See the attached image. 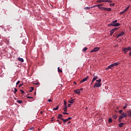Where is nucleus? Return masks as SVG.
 I'll list each match as a JSON object with an SVG mask.
<instances>
[{
    "label": "nucleus",
    "mask_w": 131,
    "mask_h": 131,
    "mask_svg": "<svg viewBox=\"0 0 131 131\" xmlns=\"http://www.w3.org/2000/svg\"><path fill=\"white\" fill-rule=\"evenodd\" d=\"M34 95H36V92H35V94H34Z\"/></svg>",
    "instance_id": "nucleus-57"
},
{
    "label": "nucleus",
    "mask_w": 131,
    "mask_h": 131,
    "mask_svg": "<svg viewBox=\"0 0 131 131\" xmlns=\"http://www.w3.org/2000/svg\"><path fill=\"white\" fill-rule=\"evenodd\" d=\"M124 124H125V123H121L119 124V127H122V126H123V125H124Z\"/></svg>",
    "instance_id": "nucleus-17"
},
{
    "label": "nucleus",
    "mask_w": 131,
    "mask_h": 131,
    "mask_svg": "<svg viewBox=\"0 0 131 131\" xmlns=\"http://www.w3.org/2000/svg\"><path fill=\"white\" fill-rule=\"evenodd\" d=\"M23 85V84H20L19 85V88H20V86H22Z\"/></svg>",
    "instance_id": "nucleus-48"
},
{
    "label": "nucleus",
    "mask_w": 131,
    "mask_h": 131,
    "mask_svg": "<svg viewBox=\"0 0 131 131\" xmlns=\"http://www.w3.org/2000/svg\"><path fill=\"white\" fill-rule=\"evenodd\" d=\"M93 76H94V77L93 78L94 80H96V79H98V76H95V74H93Z\"/></svg>",
    "instance_id": "nucleus-16"
},
{
    "label": "nucleus",
    "mask_w": 131,
    "mask_h": 131,
    "mask_svg": "<svg viewBox=\"0 0 131 131\" xmlns=\"http://www.w3.org/2000/svg\"><path fill=\"white\" fill-rule=\"evenodd\" d=\"M124 117H127V115L125 114V115L124 116Z\"/></svg>",
    "instance_id": "nucleus-53"
},
{
    "label": "nucleus",
    "mask_w": 131,
    "mask_h": 131,
    "mask_svg": "<svg viewBox=\"0 0 131 131\" xmlns=\"http://www.w3.org/2000/svg\"><path fill=\"white\" fill-rule=\"evenodd\" d=\"M19 83H20V81H18L16 82V85H18V84H19Z\"/></svg>",
    "instance_id": "nucleus-39"
},
{
    "label": "nucleus",
    "mask_w": 131,
    "mask_h": 131,
    "mask_svg": "<svg viewBox=\"0 0 131 131\" xmlns=\"http://www.w3.org/2000/svg\"><path fill=\"white\" fill-rule=\"evenodd\" d=\"M67 109H68V106L67 105H66L63 107V110L64 112H67Z\"/></svg>",
    "instance_id": "nucleus-12"
},
{
    "label": "nucleus",
    "mask_w": 131,
    "mask_h": 131,
    "mask_svg": "<svg viewBox=\"0 0 131 131\" xmlns=\"http://www.w3.org/2000/svg\"><path fill=\"white\" fill-rule=\"evenodd\" d=\"M35 84H36V85H37V84H38V83H36Z\"/></svg>",
    "instance_id": "nucleus-60"
},
{
    "label": "nucleus",
    "mask_w": 131,
    "mask_h": 131,
    "mask_svg": "<svg viewBox=\"0 0 131 131\" xmlns=\"http://www.w3.org/2000/svg\"><path fill=\"white\" fill-rule=\"evenodd\" d=\"M119 118H120L121 119H122V118H124V117L123 116L121 115V116H119Z\"/></svg>",
    "instance_id": "nucleus-37"
},
{
    "label": "nucleus",
    "mask_w": 131,
    "mask_h": 131,
    "mask_svg": "<svg viewBox=\"0 0 131 131\" xmlns=\"http://www.w3.org/2000/svg\"><path fill=\"white\" fill-rule=\"evenodd\" d=\"M48 102H53V100L52 99H50L48 100Z\"/></svg>",
    "instance_id": "nucleus-38"
},
{
    "label": "nucleus",
    "mask_w": 131,
    "mask_h": 131,
    "mask_svg": "<svg viewBox=\"0 0 131 131\" xmlns=\"http://www.w3.org/2000/svg\"><path fill=\"white\" fill-rule=\"evenodd\" d=\"M97 3H104V0H98Z\"/></svg>",
    "instance_id": "nucleus-23"
},
{
    "label": "nucleus",
    "mask_w": 131,
    "mask_h": 131,
    "mask_svg": "<svg viewBox=\"0 0 131 131\" xmlns=\"http://www.w3.org/2000/svg\"><path fill=\"white\" fill-rule=\"evenodd\" d=\"M100 50V48L95 47L93 50L91 51V53H94V52H98Z\"/></svg>",
    "instance_id": "nucleus-6"
},
{
    "label": "nucleus",
    "mask_w": 131,
    "mask_h": 131,
    "mask_svg": "<svg viewBox=\"0 0 131 131\" xmlns=\"http://www.w3.org/2000/svg\"><path fill=\"white\" fill-rule=\"evenodd\" d=\"M114 22L115 23H116L117 22H118L117 19H116L115 20H114Z\"/></svg>",
    "instance_id": "nucleus-50"
},
{
    "label": "nucleus",
    "mask_w": 131,
    "mask_h": 131,
    "mask_svg": "<svg viewBox=\"0 0 131 131\" xmlns=\"http://www.w3.org/2000/svg\"><path fill=\"white\" fill-rule=\"evenodd\" d=\"M58 109H59V105H58L57 106H56V107L53 108V110L56 111V110H58Z\"/></svg>",
    "instance_id": "nucleus-18"
},
{
    "label": "nucleus",
    "mask_w": 131,
    "mask_h": 131,
    "mask_svg": "<svg viewBox=\"0 0 131 131\" xmlns=\"http://www.w3.org/2000/svg\"><path fill=\"white\" fill-rule=\"evenodd\" d=\"M130 50H131L130 47L122 48V51L124 54H126L127 53V52H128L129 51H130Z\"/></svg>",
    "instance_id": "nucleus-4"
},
{
    "label": "nucleus",
    "mask_w": 131,
    "mask_h": 131,
    "mask_svg": "<svg viewBox=\"0 0 131 131\" xmlns=\"http://www.w3.org/2000/svg\"><path fill=\"white\" fill-rule=\"evenodd\" d=\"M96 7H97V5H94L93 6L90 7L91 9H93V8H96Z\"/></svg>",
    "instance_id": "nucleus-35"
},
{
    "label": "nucleus",
    "mask_w": 131,
    "mask_h": 131,
    "mask_svg": "<svg viewBox=\"0 0 131 131\" xmlns=\"http://www.w3.org/2000/svg\"><path fill=\"white\" fill-rule=\"evenodd\" d=\"M89 79V76H87L85 78H83L81 81H80V83H82L84 82V81H86Z\"/></svg>",
    "instance_id": "nucleus-8"
},
{
    "label": "nucleus",
    "mask_w": 131,
    "mask_h": 131,
    "mask_svg": "<svg viewBox=\"0 0 131 131\" xmlns=\"http://www.w3.org/2000/svg\"><path fill=\"white\" fill-rule=\"evenodd\" d=\"M61 120H62V121L63 122H66L68 121V119H61Z\"/></svg>",
    "instance_id": "nucleus-19"
},
{
    "label": "nucleus",
    "mask_w": 131,
    "mask_h": 131,
    "mask_svg": "<svg viewBox=\"0 0 131 131\" xmlns=\"http://www.w3.org/2000/svg\"><path fill=\"white\" fill-rule=\"evenodd\" d=\"M128 9H129V6H128L127 8H125V10L126 12L128 10Z\"/></svg>",
    "instance_id": "nucleus-32"
},
{
    "label": "nucleus",
    "mask_w": 131,
    "mask_h": 131,
    "mask_svg": "<svg viewBox=\"0 0 131 131\" xmlns=\"http://www.w3.org/2000/svg\"><path fill=\"white\" fill-rule=\"evenodd\" d=\"M122 110H120L119 111V113L120 114H121L122 113Z\"/></svg>",
    "instance_id": "nucleus-47"
},
{
    "label": "nucleus",
    "mask_w": 131,
    "mask_h": 131,
    "mask_svg": "<svg viewBox=\"0 0 131 131\" xmlns=\"http://www.w3.org/2000/svg\"><path fill=\"white\" fill-rule=\"evenodd\" d=\"M120 26V24L119 23H116L114 21L111 23V24H108V26H114L115 27H117Z\"/></svg>",
    "instance_id": "nucleus-3"
},
{
    "label": "nucleus",
    "mask_w": 131,
    "mask_h": 131,
    "mask_svg": "<svg viewBox=\"0 0 131 131\" xmlns=\"http://www.w3.org/2000/svg\"><path fill=\"white\" fill-rule=\"evenodd\" d=\"M18 61H20V62H21V63H23V62H24V59H23V58H22L18 57Z\"/></svg>",
    "instance_id": "nucleus-13"
},
{
    "label": "nucleus",
    "mask_w": 131,
    "mask_h": 131,
    "mask_svg": "<svg viewBox=\"0 0 131 131\" xmlns=\"http://www.w3.org/2000/svg\"><path fill=\"white\" fill-rule=\"evenodd\" d=\"M104 3H112V2L110 1V0H103Z\"/></svg>",
    "instance_id": "nucleus-20"
},
{
    "label": "nucleus",
    "mask_w": 131,
    "mask_h": 131,
    "mask_svg": "<svg viewBox=\"0 0 131 131\" xmlns=\"http://www.w3.org/2000/svg\"><path fill=\"white\" fill-rule=\"evenodd\" d=\"M27 98L28 99H33V97H30V96H27Z\"/></svg>",
    "instance_id": "nucleus-36"
},
{
    "label": "nucleus",
    "mask_w": 131,
    "mask_h": 131,
    "mask_svg": "<svg viewBox=\"0 0 131 131\" xmlns=\"http://www.w3.org/2000/svg\"><path fill=\"white\" fill-rule=\"evenodd\" d=\"M43 112H41V114H42Z\"/></svg>",
    "instance_id": "nucleus-58"
},
{
    "label": "nucleus",
    "mask_w": 131,
    "mask_h": 131,
    "mask_svg": "<svg viewBox=\"0 0 131 131\" xmlns=\"http://www.w3.org/2000/svg\"><path fill=\"white\" fill-rule=\"evenodd\" d=\"M20 92L22 94H24V91H23L22 90H20Z\"/></svg>",
    "instance_id": "nucleus-46"
},
{
    "label": "nucleus",
    "mask_w": 131,
    "mask_h": 131,
    "mask_svg": "<svg viewBox=\"0 0 131 131\" xmlns=\"http://www.w3.org/2000/svg\"><path fill=\"white\" fill-rule=\"evenodd\" d=\"M71 122L69 121L68 123V124H69V123H71Z\"/></svg>",
    "instance_id": "nucleus-56"
},
{
    "label": "nucleus",
    "mask_w": 131,
    "mask_h": 131,
    "mask_svg": "<svg viewBox=\"0 0 131 131\" xmlns=\"http://www.w3.org/2000/svg\"><path fill=\"white\" fill-rule=\"evenodd\" d=\"M17 92H18V90H17V89L15 88L14 92V94H16V93H17Z\"/></svg>",
    "instance_id": "nucleus-33"
},
{
    "label": "nucleus",
    "mask_w": 131,
    "mask_h": 131,
    "mask_svg": "<svg viewBox=\"0 0 131 131\" xmlns=\"http://www.w3.org/2000/svg\"><path fill=\"white\" fill-rule=\"evenodd\" d=\"M120 63L119 62H115L107 67V68L106 69V70H108V69H113L114 67L115 66H118Z\"/></svg>",
    "instance_id": "nucleus-2"
},
{
    "label": "nucleus",
    "mask_w": 131,
    "mask_h": 131,
    "mask_svg": "<svg viewBox=\"0 0 131 131\" xmlns=\"http://www.w3.org/2000/svg\"><path fill=\"white\" fill-rule=\"evenodd\" d=\"M108 122H109L110 123H111V122H112V118H111V117L109 118Z\"/></svg>",
    "instance_id": "nucleus-22"
},
{
    "label": "nucleus",
    "mask_w": 131,
    "mask_h": 131,
    "mask_svg": "<svg viewBox=\"0 0 131 131\" xmlns=\"http://www.w3.org/2000/svg\"><path fill=\"white\" fill-rule=\"evenodd\" d=\"M90 9H91V7H86L84 8V10H85L86 11L88 10H90Z\"/></svg>",
    "instance_id": "nucleus-21"
},
{
    "label": "nucleus",
    "mask_w": 131,
    "mask_h": 131,
    "mask_svg": "<svg viewBox=\"0 0 131 131\" xmlns=\"http://www.w3.org/2000/svg\"><path fill=\"white\" fill-rule=\"evenodd\" d=\"M128 115L127 116L131 118V110L127 112Z\"/></svg>",
    "instance_id": "nucleus-14"
},
{
    "label": "nucleus",
    "mask_w": 131,
    "mask_h": 131,
    "mask_svg": "<svg viewBox=\"0 0 131 131\" xmlns=\"http://www.w3.org/2000/svg\"><path fill=\"white\" fill-rule=\"evenodd\" d=\"M72 118H70V117H69V118H68L67 119H68V120H71V119H72Z\"/></svg>",
    "instance_id": "nucleus-51"
},
{
    "label": "nucleus",
    "mask_w": 131,
    "mask_h": 131,
    "mask_svg": "<svg viewBox=\"0 0 131 131\" xmlns=\"http://www.w3.org/2000/svg\"><path fill=\"white\" fill-rule=\"evenodd\" d=\"M63 117V115H62L61 114H59L58 115V119H62V117Z\"/></svg>",
    "instance_id": "nucleus-15"
},
{
    "label": "nucleus",
    "mask_w": 131,
    "mask_h": 131,
    "mask_svg": "<svg viewBox=\"0 0 131 131\" xmlns=\"http://www.w3.org/2000/svg\"><path fill=\"white\" fill-rule=\"evenodd\" d=\"M74 84H77L76 82H75V81L74 82Z\"/></svg>",
    "instance_id": "nucleus-55"
},
{
    "label": "nucleus",
    "mask_w": 131,
    "mask_h": 131,
    "mask_svg": "<svg viewBox=\"0 0 131 131\" xmlns=\"http://www.w3.org/2000/svg\"><path fill=\"white\" fill-rule=\"evenodd\" d=\"M17 103H18L19 104H22V100H17Z\"/></svg>",
    "instance_id": "nucleus-30"
},
{
    "label": "nucleus",
    "mask_w": 131,
    "mask_h": 131,
    "mask_svg": "<svg viewBox=\"0 0 131 131\" xmlns=\"http://www.w3.org/2000/svg\"><path fill=\"white\" fill-rule=\"evenodd\" d=\"M94 81H95V80H93V79H92V82L91 83V84H93V83H94Z\"/></svg>",
    "instance_id": "nucleus-49"
},
{
    "label": "nucleus",
    "mask_w": 131,
    "mask_h": 131,
    "mask_svg": "<svg viewBox=\"0 0 131 131\" xmlns=\"http://www.w3.org/2000/svg\"><path fill=\"white\" fill-rule=\"evenodd\" d=\"M130 1H131V0H130Z\"/></svg>",
    "instance_id": "nucleus-61"
},
{
    "label": "nucleus",
    "mask_w": 131,
    "mask_h": 131,
    "mask_svg": "<svg viewBox=\"0 0 131 131\" xmlns=\"http://www.w3.org/2000/svg\"><path fill=\"white\" fill-rule=\"evenodd\" d=\"M111 6H112L113 7H114V6H115V4L113 3L111 5Z\"/></svg>",
    "instance_id": "nucleus-44"
},
{
    "label": "nucleus",
    "mask_w": 131,
    "mask_h": 131,
    "mask_svg": "<svg viewBox=\"0 0 131 131\" xmlns=\"http://www.w3.org/2000/svg\"><path fill=\"white\" fill-rule=\"evenodd\" d=\"M56 121L59 123V124H61V123H62V122L60 121V120H57Z\"/></svg>",
    "instance_id": "nucleus-31"
},
{
    "label": "nucleus",
    "mask_w": 131,
    "mask_h": 131,
    "mask_svg": "<svg viewBox=\"0 0 131 131\" xmlns=\"http://www.w3.org/2000/svg\"><path fill=\"white\" fill-rule=\"evenodd\" d=\"M82 90H83V89H82V88L80 89L79 90L80 92V91H82Z\"/></svg>",
    "instance_id": "nucleus-54"
},
{
    "label": "nucleus",
    "mask_w": 131,
    "mask_h": 131,
    "mask_svg": "<svg viewBox=\"0 0 131 131\" xmlns=\"http://www.w3.org/2000/svg\"><path fill=\"white\" fill-rule=\"evenodd\" d=\"M117 30H118V28H115L113 29H112L111 31H110V35H113V33H114V32L115 31H116Z\"/></svg>",
    "instance_id": "nucleus-5"
},
{
    "label": "nucleus",
    "mask_w": 131,
    "mask_h": 131,
    "mask_svg": "<svg viewBox=\"0 0 131 131\" xmlns=\"http://www.w3.org/2000/svg\"><path fill=\"white\" fill-rule=\"evenodd\" d=\"M63 114H64V115H68V114H69V113H66V112H63Z\"/></svg>",
    "instance_id": "nucleus-41"
},
{
    "label": "nucleus",
    "mask_w": 131,
    "mask_h": 131,
    "mask_svg": "<svg viewBox=\"0 0 131 131\" xmlns=\"http://www.w3.org/2000/svg\"><path fill=\"white\" fill-rule=\"evenodd\" d=\"M96 81H97L99 83H101L102 80L101 79H99L98 80H97Z\"/></svg>",
    "instance_id": "nucleus-28"
},
{
    "label": "nucleus",
    "mask_w": 131,
    "mask_h": 131,
    "mask_svg": "<svg viewBox=\"0 0 131 131\" xmlns=\"http://www.w3.org/2000/svg\"><path fill=\"white\" fill-rule=\"evenodd\" d=\"M126 107H127V105H125L124 107H123V109H126Z\"/></svg>",
    "instance_id": "nucleus-40"
},
{
    "label": "nucleus",
    "mask_w": 131,
    "mask_h": 131,
    "mask_svg": "<svg viewBox=\"0 0 131 131\" xmlns=\"http://www.w3.org/2000/svg\"><path fill=\"white\" fill-rule=\"evenodd\" d=\"M101 83H95V85H94V88H100L101 86Z\"/></svg>",
    "instance_id": "nucleus-7"
},
{
    "label": "nucleus",
    "mask_w": 131,
    "mask_h": 131,
    "mask_svg": "<svg viewBox=\"0 0 131 131\" xmlns=\"http://www.w3.org/2000/svg\"><path fill=\"white\" fill-rule=\"evenodd\" d=\"M121 115H122V116H124V115H125V114H124V113H121Z\"/></svg>",
    "instance_id": "nucleus-42"
},
{
    "label": "nucleus",
    "mask_w": 131,
    "mask_h": 131,
    "mask_svg": "<svg viewBox=\"0 0 131 131\" xmlns=\"http://www.w3.org/2000/svg\"><path fill=\"white\" fill-rule=\"evenodd\" d=\"M96 7H98L99 10H102V11H106L107 12H111L112 11L111 8L102 7L100 5H96Z\"/></svg>",
    "instance_id": "nucleus-1"
},
{
    "label": "nucleus",
    "mask_w": 131,
    "mask_h": 131,
    "mask_svg": "<svg viewBox=\"0 0 131 131\" xmlns=\"http://www.w3.org/2000/svg\"><path fill=\"white\" fill-rule=\"evenodd\" d=\"M118 121L119 122H121V119H120V118H119Z\"/></svg>",
    "instance_id": "nucleus-43"
},
{
    "label": "nucleus",
    "mask_w": 131,
    "mask_h": 131,
    "mask_svg": "<svg viewBox=\"0 0 131 131\" xmlns=\"http://www.w3.org/2000/svg\"><path fill=\"white\" fill-rule=\"evenodd\" d=\"M87 50H88V48L85 47V48H84L83 49L82 51H83V52H85V51H87Z\"/></svg>",
    "instance_id": "nucleus-24"
},
{
    "label": "nucleus",
    "mask_w": 131,
    "mask_h": 131,
    "mask_svg": "<svg viewBox=\"0 0 131 131\" xmlns=\"http://www.w3.org/2000/svg\"><path fill=\"white\" fill-rule=\"evenodd\" d=\"M58 72H60V73L62 72V70L60 69L59 67L58 68Z\"/></svg>",
    "instance_id": "nucleus-27"
},
{
    "label": "nucleus",
    "mask_w": 131,
    "mask_h": 131,
    "mask_svg": "<svg viewBox=\"0 0 131 131\" xmlns=\"http://www.w3.org/2000/svg\"><path fill=\"white\" fill-rule=\"evenodd\" d=\"M126 11L125 10H123L122 12H120L121 15H122V14H124Z\"/></svg>",
    "instance_id": "nucleus-29"
},
{
    "label": "nucleus",
    "mask_w": 131,
    "mask_h": 131,
    "mask_svg": "<svg viewBox=\"0 0 131 131\" xmlns=\"http://www.w3.org/2000/svg\"><path fill=\"white\" fill-rule=\"evenodd\" d=\"M113 118L114 119H117V116L116 115H113Z\"/></svg>",
    "instance_id": "nucleus-25"
},
{
    "label": "nucleus",
    "mask_w": 131,
    "mask_h": 131,
    "mask_svg": "<svg viewBox=\"0 0 131 131\" xmlns=\"http://www.w3.org/2000/svg\"><path fill=\"white\" fill-rule=\"evenodd\" d=\"M74 93H75V94H77V95H79V94H80V91L79 89H78L75 90Z\"/></svg>",
    "instance_id": "nucleus-11"
},
{
    "label": "nucleus",
    "mask_w": 131,
    "mask_h": 131,
    "mask_svg": "<svg viewBox=\"0 0 131 131\" xmlns=\"http://www.w3.org/2000/svg\"><path fill=\"white\" fill-rule=\"evenodd\" d=\"M63 124H66V123L65 122H63Z\"/></svg>",
    "instance_id": "nucleus-59"
},
{
    "label": "nucleus",
    "mask_w": 131,
    "mask_h": 131,
    "mask_svg": "<svg viewBox=\"0 0 131 131\" xmlns=\"http://www.w3.org/2000/svg\"><path fill=\"white\" fill-rule=\"evenodd\" d=\"M68 107H71V104H68Z\"/></svg>",
    "instance_id": "nucleus-52"
},
{
    "label": "nucleus",
    "mask_w": 131,
    "mask_h": 131,
    "mask_svg": "<svg viewBox=\"0 0 131 131\" xmlns=\"http://www.w3.org/2000/svg\"><path fill=\"white\" fill-rule=\"evenodd\" d=\"M71 100H70L69 101V103H70V104H73V103L74 102H75V99H72V98H71Z\"/></svg>",
    "instance_id": "nucleus-10"
},
{
    "label": "nucleus",
    "mask_w": 131,
    "mask_h": 131,
    "mask_svg": "<svg viewBox=\"0 0 131 131\" xmlns=\"http://www.w3.org/2000/svg\"><path fill=\"white\" fill-rule=\"evenodd\" d=\"M96 6H99V7H102V6H103V4H99L97 5Z\"/></svg>",
    "instance_id": "nucleus-45"
},
{
    "label": "nucleus",
    "mask_w": 131,
    "mask_h": 131,
    "mask_svg": "<svg viewBox=\"0 0 131 131\" xmlns=\"http://www.w3.org/2000/svg\"><path fill=\"white\" fill-rule=\"evenodd\" d=\"M123 35H124V32L123 31L117 35V38H118V37H120V36H122Z\"/></svg>",
    "instance_id": "nucleus-9"
},
{
    "label": "nucleus",
    "mask_w": 131,
    "mask_h": 131,
    "mask_svg": "<svg viewBox=\"0 0 131 131\" xmlns=\"http://www.w3.org/2000/svg\"><path fill=\"white\" fill-rule=\"evenodd\" d=\"M31 90H30L29 91L30 93H31L32 92V91H33L34 90V88L33 87H31Z\"/></svg>",
    "instance_id": "nucleus-26"
},
{
    "label": "nucleus",
    "mask_w": 131,
    "mask_h": 131,
    "mask_svg": "<svg viewBox=\"0 0 131 131\" xmlns=\"http://www.w3.org/2000/svg\"><path fill=\"white\" fill-rule=\"evenodd\" d=\"M63 105H64V106H67V102H66V101H64L63 103Z\"/></svg>",
    "instance_id": "nucleus-34"
}]
</instances>
